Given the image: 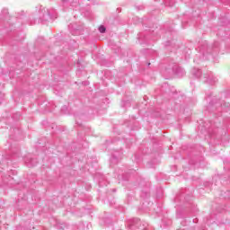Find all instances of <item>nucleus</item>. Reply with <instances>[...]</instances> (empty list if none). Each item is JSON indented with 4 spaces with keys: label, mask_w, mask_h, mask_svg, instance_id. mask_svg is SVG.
Here are the masks:
<instances>
[{
    "label": "nucleus",
    "mask_w": 230,
    "mask_h": 230,
    "mask_svg": "<svg viewBox=\"0 0 230 230\" xmlns=\"http://www.w3.org/2000/svg\"><path fill=\"white\" fill-rule=\"evenodd\" d=\"M211 53H213V46H209L208 41H203L199 47V54L196 58L199 57V60H209Z\"/></svg>",
    "instance_id": "nucleus-1"
},
{
    "label": "nucleus",
    "mask_w": 230,
    "mask_h": 230,
    "mask_svg": "<svg viewBox=\"0 0 230 230\" xmlns=\"http://www.w3.org/2000/svg\"><path fill=\"white\" fill-rule=\"evenodd\" d=\"M202 80L204 84H208V85H215L217 82H218V79L215 77L212 72H208L207 74H204L202 75Z\"/></svg>",
    "instance_id": "nucleus-2"
},
{
    "label": "nucleus",
    "mask_w": 230,
    "mask_h": 230,
    "mask_svg": "<svg viewBox=\"0 0 230 230\" xmlns=\"http://www.w3.org/2000/svg\"><path fill=\"white\" fill-rule=\"evenodd\" d=\"M40 13V19L42 22H48V21H51V19H53L51 12L48 9H42Z\"/></svg>",
    "instance_id": "nucleus-3"
},
{
    "label": "nucleus",
    "mask_w": 230,
    "mask_h": 230,
    "mask_svg": "<svg viewBox=\"0 0 230 230\" xmlns=\"http://www.w3.org/2000/svg\"><path fill=\"white\" fill-rule=\"evenodd\" d=\"M128 230H137L141 227V221L139 218L129 219L127 223Z\"/></svg>",
    "instance_id": "nucleus-4"
},
{
    "label": "nucleus",
    "mask_w": 230,
    "mask_h": 230,
    "mask_svg": "<svg viewBox=\"0 0 230 230\" xmlns=\"http://www.w3.org/2000/svg\"><path fill=\"white\" fill-rule=\"evenodd\" d=\"M192 75L196 78H200V76H202V71H200V69L193 68Z\"/></svg>",
    "instance_id": "nucleus-5"
},
{
    "label": "nucleus",
    "mask_w": 230,
    "mask_h": 230,
    "mask_svg": "<svg viewBox=\"0 0 230 230\" xmlns=\"http://www.w3.org/2000/svg\"><path fill=\"white\" fill-rule=\"evenodd\" d=\"M163 4H164V6H173L175 0H163Z\"/></svg>",
    "instance_id": "nucleus-6"
},
{
    "label": "nucleus",
    "mask_w": 230,
    "mask_h": 230,
    "mask_svg": "<svg viewBox=\"0 0 230 230\" xmlns=\"http://www.w3.org/2000/svg\"><path fill=\"white\" fill-rule=\"evenodd\" d=\"M27 163V166H29V168H31V166H36L37 165V160L34 159V158H31L29 160V162H26Z\"/></svg>",
    "instance_id": "nucleus-7"
},
{
    "label": "nucleus",
    "mask_w": 230,
    "mask_h": 230,
    "mask_svg": "<svg viewBox=\"0 0 230 230\" xmlns=\"http://www.w3.org/2000/svg\"><path fill=\"white\" fill-rule=\"evenodd\" d=\"M6 15H8V9H3L1 11L0 19H6Z\"/></svg>",
    "instance_id": "nucleus-8"
},
{
    "label": "nucleus",
    "mask_w": 230,
    "mask_h": 230,
    "mask_svg": "<svg viewBox=\"0 0 230 230\" xmlns=\"http://www.w3.org/2000/svg\"><path fill=\"white\" fill-rule=\"evenodd\" d=\"M78 0H62V3L64 4V6H66V4H67V3H69V4H73L74 3H77Z\"/></svg>",
    "instance_id": "nucleus-9"
},
{
    "label": "nucleus",
    "mask_w": 230,
    "mask_h": 230,
    "mask_svg": "<svg viewBox=\"0 0 230 230\" xmlns=\"http://www.w3.org/2000/svg\"><path fill=\"white\" fill-rule=\"evenodd\" d=\"M177 75L178 76H184L186 75V72L182 68H178Z\"/></svg>",
    "instance_id": "nucleus-10"
},
{
    "label": "nucleus",
    "mask_w": 230,
    "mask_h": 230,
    "mask_svg": "<svg viewBox=\"0 0 230 230\" xmlns=\"http://www.w3.org/2000/svg\"><path fill=\"white\" fill-rule=\"evenodd\" d=\"M99 31H100V33H105V31H107V29L105 28V26L101 25L99 27Z\"/></svg>",
    "instance_id": "nucleus-11"
},
{
    "label": "nucleus",
    "mask_w": 230,
    "mask_h": 230,
    "mask_svg": "<svg viewBox=\"0 0 230 230\" xmlns=\"http://www.w3.org/2000/svg\"><path fill=\"white\" fill-rule=\"evenodd\" d=\"M118 157H116V155H113L111 161H117Z\"/></svg>",
    "instance_id": "nucleus-12"
},
{
    "label": "nucleus",
    "mask_w": 230,
    "mask_h": 230,
    "mask_svg": "<svg viewBox=\"0 0 230 230\" xmlns=\"http://www.w3.org/2000/svg\"><path fill=\"white\" fill-rule=\"evenodd\" d=\"M71 33H72V35H77V33L73 31H71Z\"/></svg>",
    "instance_id": "nucleus-13"
},
{
    "label": "nucleus",
    "mask_w": 230,
    "mask_h": 230,
    "mask_svg": "<svg viewBox=\"0 0 230 230\" xmlns=\"http://www.w3.org/2000/svg\"><path fill=\"white\" fill-rule=\"evenodd\" d=\"M194 62H196L197 64H199V59H197V58L194 59Z\"/></svg>",
    "instance_id": "nucleus-14"
},
{
    "label": "nucleus",
    "mask_w": 230,
    "mask_h": 230,
    "mask_svg": "<svg viewBox=\"0 0 230 230\" xmlns=\"http://www.w3.org/2000/svg\"><path fill=\"white\" fill-rule=\"evenodd\" d=\"M209 107H213V102H210V103H209Z\"/></svg>",
    "instance_id": "nucleus-15"
},
{
    "label": "nucleus",
    "mask_w": 230,
    "mask_h": 230,
    "mask_svg": "<svg viewBox=\"0 0 230 230\" xmlns=\"http://www.w3.org/2000/svg\"><path fill=\"white\" fill-rule=\"evenodd\" d=\"M142 230H148V229H146V227H143Z\"/></svg>",
    "instance_id": "nucleus-16"
},
{
    "label": "nucleus",
    "mask_w": 230,
    "mask_h": 230,
    "mask_svg": "<svg viewBox=\"0 0 230 230\" xmlns=\"http://www.w3.org/2000/svg\"><path fill=\"white\" fill-rule=\"evenodd\" d=\"M68 28H69V30H71V28H72V25H69V26H68Z\"/></svg>",
    "instance_id": "nucleus-17"
},
{
    "label": "nucleus",
    "mask_w": 230,
    "mask_h": 230,
    "mask_svg": "<svg viewBox=\"0 0 230 230\" xmlns=\"http://www.w3.org/2000/svg\"><path fill=\"white\" fill-rule=\"evenodd\" d=\"M226 104H221V107H224Z\"/></svg>",
    "instance_id": "nucleus-18"
},
{
    "label": "nucleus",
    "mask_w": 230,
    "mask_h": 230,
    "mask_svg": "<svg viewBox=\"0 0 230 230\" xmlns=\"http://www.w3.org/2000/svg\"><path fill=\"white\" fill-rule=\"evenodd\" d=\"M226 107H229V104H226Z\"/></svg>",
    "instance_id": "nucleus-19"
},
{
    "label": "nucleus",
    "mask_w": 230,
    "mask_h": 230,
    "mask_svg": "<svg viewBox=\"0 0 230 230\" xmlns=\"http://www.w3.org/2000/svg\"><path fill=\"white\" fill-rule=\"evenodd\" d=\"M155 1H161V0H155Z\"/></svg>",
    "instance_id": "nucleus-20"
}]
</instances>
